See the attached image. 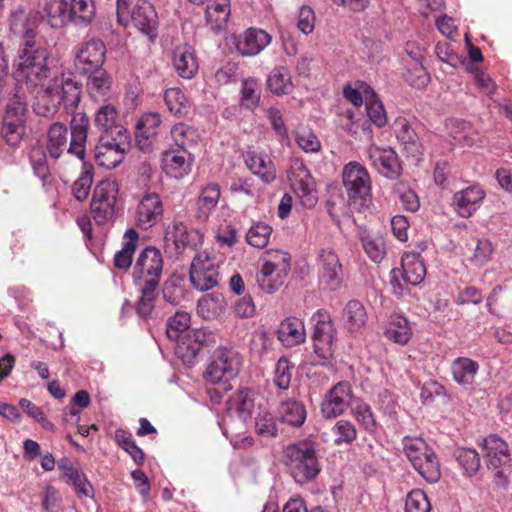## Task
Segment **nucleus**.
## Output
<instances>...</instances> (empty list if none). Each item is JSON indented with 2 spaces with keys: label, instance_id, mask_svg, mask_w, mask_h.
<instances>
[{
  "label": "nucleus",
  "instance_id": "f03ea898",
  "mask_svg": "<svg viewBox=\"0 0 512 512\" xmlns=\"http://www.w3.org/2000/svg\"><path fill=\"white\" fill-rule=\"evenodd\" d=\"M89 128V118L84 113H76L70 122V142L68 129L60 123H53L46 138V151L50 158L59 159L63 154L75 156L83 161L86 155V142Z\"/></svg>",
  "mask_w": 512,
  "mask_h": 512
},
{
  "label": "nucleus",
  "instance_id": "9b49d317",
  "mask_svg": "<svg viewBox=\"0 0 512 512\" xmlns=\"http://www.w3.org/2000/svg\"><path fill=\"white\" fill-rule=\"evenodd\" d=\"M164 260L162 253L154 246H147L138 254L133 265L132 279L134 284L159 285L163 273Z\"/></svg>",
  "mask_w": 512,
  "mask_h": 512
},
{
  "label": "nucleus",
  "instance_id": "423d86ee",
  "mask_svg": "<svg viewBox=\"0 0 512 512\" xmlns=\"http://www.w3.org/2000/svg\"><path fill=\"white\" fill-rule=\"evenodd\" d=\"M403 450L415 470L430 483L440 479L441 471L439 461L426 442L420 437H405Z\"/></svg>",
  "mask_w": 512,
  "mask_h": 512
},
{
  "label": "nucleus",
  "instance_id": "f704fd0d",
  "mask_svg": "<svg viewBox=\"0 0 512 512\" xmlns=\"http://www.w3.org/2000/svg\"><path fill=\"white\" fill-rule=\"evenodd\" d=\"M277 413L281 422L292 427H301L307 416L304 404L297 400L282 401Z\"/></svg>",
  "mask_w": 512,
  "mask_h": 512
},
{
  "label": "nucleus",
  "instance_id": "9d476101",
  "mask_svg": "<svg viewBox=\"0 0 512 512\" xmlns=\"http://www.w3.org/2000/svg\"><path fill=\"white\" fill-rule=\"evenodd\" d=\"M117 20L124 27L132 24L142 33L154 35L157 27V15L154 7L147 1H139L132 9L124 0L117 1Z\"/></svg>",
  "mask_w": 512,
  "mask_h": 512
},
{
  "label": "nucleus",
  "instance_id": "5fc2aeb1",
  "mask_svg": "<svg viewBox=\"0 0 512 512\" xmlns=\"http://www.w3.org/2000/svg\"><path fill=\"white\" fill-rule=\"evenodd\" d=\"M29 159L35 175L45 181L50 176V169L43 147L33 146L29 153Z\"/></svg>",
  "mask_w": 512,
  "mask_h": 512
},
{
  "label": "nucleus",
  "instance_id": "680f3d73",
  "mask_svg": "<svg viewBox=\"0 0 512 512\" xmlns=\"http://www.w3.org/2000/svg\"><path fill=\"white\" fill-rule=\"evenodd\" d=\"M353 415L363 429L368 433H374L377 429V422L371 410L366 403H360L353 408Z\"/></svg>",
  "mask_w": 512,
  "mask_h": 512
},
{
  "label": "nucleus",
  "instance_id": "ea45409f",
  "mask_svg": "<svg viewBox=\"0 0 512 512\" xmlns=\"http://www.w3.org/2000/svg\"><path fill=\"white\" fill-rule=\"evenodd\" d=\"M220 198V188L217 184H208L204 187L197 200V217L207 220L216 208Z\"/></svg>",
  "mask_w": 512,
  "mask_h": 512
},
{
  "label": "nucleus",
  "instance_id": "4468645a",
  "mask_svg": "<svg viewBox=\"0 0 512 512\" xmlns=\"http://www.w3.org/2000/svg\"><path fill=\"white\" fill-rule=\"evenodd\" d=\"M128 147V134H120L117 136L101 134L99 142L95 147L94 159L99 166L113 169L122 163Z\"/></svg>",
  "mask_w": 512,
  "mask_h": 512
},
{
  "label": "nucleus",
  "instance_id": "8fccbe9b",
  "mask_svg": "<svg viewBox=\"0 0 512 512\" xmlns=\"http://www.w3.org/2000/svg\"><path fill=\"white\" fill-rule=\"evenodd\" d=\"M361 243L364 251L372 261L379 263L383 260L386 254L383 238L370 234H363L361 236Z\"/></svg>",
  "mask_w": 512,
  "mask_h": 512
},
{
  "label": "nucleus",
  "instance_id": "473e14b6",
  "mask_svg": "<svg viewBox=\"0 0 512 512\" xmlns=\"http://www.w3.org/2000/svg\"><path fill=\"white\" fill-rule=\"evenodd\" d=\"M402 278L411 285L420 284L426 276V267L420 255L414 252L404 253L401 260Z\"/></svg>",
  "mask_w": 512,
  "mask_h": 512
},
{
  "label": "nucleus",
  "instance_id": "bf43d9fd",
  "mask_svg": "<svg viewBox=\"0 0 512 512\" xmlns=\"http://www.w3.org/2000/svg\"><path fill=\"white\" fill-rule=\"evenodd\" d=\"M223 299L220 296L207 295L198 303V313L205 319H212L223 310Z\"/></svg>",
  "mask_w": 512,
  "mask_h": 512
},
{
  "label": "nucleus",
  "instance_id": "6e6d98bb",
  "mask_svg": "<svg viewBox=\"0 0 512 512\" xmlns=\"http://www.w3.org/2000/svg\"><path fill=\"white\" fill-rule=\"evenodd\" d=\"M295 140L299 148L306 153H315L321 149V143L318 137L309 128H298L295 132Z\"/></svg>",
  "mask_w": 512,
  "mask_h": 512
},
{
  "label": "nucleus",
  "instance_id": "c03bdc74",
  "mask_svg": "<svg viewBox=\"0 0 512 512\" xmlns=\"http://www.w3.org/2000/svg\"><path fill=\"white\" fill-rule=\"evenodd\" d=\"M454 456L466 476H474L480 466L481 460L478 452L471 448H458Z\"/></svg>",
  "mask_w": 512,
  "mask_h": 512
},
{
  "label": "nucleus",
  "instance_id": "1a4fd4ad",
  "mask_svg": "<svg viewBox=\"0 0 512 512\" xmlns=\"http://www.w3.org/2000/svg\"><path fill=\"white\" fill-rule=\"evenodd\" d=\"M27 112L26 96L17 89L6 105L3 118L2 135L10 146H17L25 133Z\"/></svg>",
  "mask_w": 512,
  "mask_h": 512
},
{
  "label": "nucleus",
  "instance_id": "f257e3e1",
  "mask_svg": "<svg viewBox=\"0 0 512 512\" xmlns=\"http://www.w3.org/2000/svg\"><path fill=\"white\" fill-rule=\"evenodd\" d=\"M35 32L28 29L15 60V79L40 88L43 96L54 104L63 103L66 109H75L81 100V86L71 78L59 76L57 70L47 66L48 51L34 40Z\"/></svg>",
  "mask_w": 512,
  "mask_h": 512
},
{
  "label": "nucleus",
  "instance_id": "69168bd1",
  "mask_svg": "<svg viewBox=\"0 0 512 512\" xmlns=\"http://www.w3.org/2000/svg\"><path fill=\"white\" fill-rule=\"evenodd\" d=\"M93 182V174L90 170H84L72 185V193L78 201L85 200L90 192Z\"/></svg>",
  "mask_w": 512,
  "mask_h": 512
},
{
  "label": "nucleus",
  "instance_id": "2eb2a0df",
  "mask_svg": "<svg viewBox=\"0 0 512 512\" xmlns=\"http://www.w3.org/2000/svg\"><path fill=\"white\" fill-rule=\"evenodd\" d=\"M106 45L98 38L84 41L75 51L74 67L83 75L102 70L106 60Z\"/></svg>",
  "mask_w": 512,
  "mask_h": 512
},
{
  "label": "nucleus",
  "instance_id": "aec40b11",
  "mask_svg": "<svg viewBox=\"0 0 512 512\" xmlns=\"http://www.w3.org/2000/svg\"><path fill=\"white\" fill-rule=\"evenodd\" d=\"M320 282L330 290L340 287L343 269L337 253L332 248H323L318 254Z\"/></svg>",
  "mask_w": 512,
  "mask_h": 512
},
{
  "label": "nucleus",
  "instance_id": "4be33fe9",
  "mask_svg": "<svg viewBox=\"0 0 512 512\" xmlns=\"http://www.w3.org/2000/svg\"><path fill=\"white\" fill-rule=\"evenodd\" d=\"M485 195L479 185H471L456 192L452 197L454 211L462 218L471 217L480 208Z\"/></svg>",
  "mask_w": 512,
  "mask_h": 512
},
{
  "label": "nucleus",
  "instance_id": "b1692460",
  "mask_svg": "<svg viewBox=\"0 0 512 512\" xmlns=\"http://www.w3.org/2000/svg\"><path fill=\"white\" fill-rule=\"evenodd\" d=\"M161 124L160 115L157 113H145L136 123L135 139L140 150L148 152L158 134Z\"/></svg>",
  "mask_w": 512,
  "mask_h": 512
},
{
  "label": "nucleus",
  "instance_id": "f8f14e48",
  "mask_svg": "<svg viewBox=\"0 0 512 512\" xmlns=\"http://www.w3.org/2000/svg\"><path fill=\"white\" fill-rule=\"evenodd\" d=\"M312 321L314 352L319 358L317 364L324 365L334 354L336 330L329 313L325 310H318L312 316Z\"/></svg>",
  "mask_w": 512,
  "mask_h": 512
},
{
  "label": "nucleus",
  "instance_id": "6ab92c4d",
  "mask_svg": "<svg viewBox=\"0 0 512 512\" xmlns=\"http://www.w3.org/2000/svg\"><path fill=\"white\" fill-rule=\"evenodd\" d=\"M352 388L348 382H339L326 394L321 403V413L325 419H333L342 415L350 406Z\"/></svg>",
  "mask_w": 512,
  "mask_h": 512
},
{
  "label": "nucleus",
  "instance_id": "774afa93",
  "mask_svg": "<svg viewBox=\"0 0 512 512\" xmlns=\"http://www.w3.org/2000/svg\"><path fill=\"white\" fill-rule=\"evenodd\" d=\"M494 247L490 240L479 239L475 247L471 262L475 265L482 266L489 262L492 258Z\"/></svg>",
  "mask_w": 512,
  "mask_h": 512
},
{
  "label": "nucleus",
  "instance_id": "3c124183",
  "mask_svg": "<svg viewBox=\"0 0 512 512\" xmlns=\"http://www.w3.org/2000/svg\"><path fill=\"white\" fill-rule=\"evenodd\" d=\"M119 194V185L113 179H103L96 184L93 190V197L116 206Z\"/></svg>",
  "mask_w": 512,
  "mask_h": 512
},
{
  "label": "nucleus",
  "instance_id": "a18cd8bd",
  "mask_svg": "<svg viewBox=\"0 0 512 512\" xmlns=\"http://www.w3.org/2000/svg\"><path fill=\"white\" fill-rule=\"evenodd\" d=\"M165 103L171 113L176 116H186L190 109L189 101L179 88H169L164 94Z\"/></svg>",
  "mask_w": 512,
  "mask_h": 512
},
{
  "label": "nucleus",
  "instance_id": "393cba45",
  "mask_svg": "<svg viewBox=\"0 0 512 512\" xmlns=\"http://www.w3.org/2000/svg\"><path fill=\"white\" fill-rule=\"evenodd\" d=\"M271 41L272 36L265 30L249 28L239 36L236 48L243 56H255L267 47Z\"/></svg>",
  "mask_w": 512,
  "mask_h": 512
},
{
  "label": "nucleus",
  "instance_id": "e433bc0d",
  "mask_svg": "<svg viewBox=\"0 0 512 512\" xmlns=\"http://www.w3.org/2000/svg\"><path fill=\"white\" fill-rule=\"evenodd\" d=\"M362 87L367 116L377 127L385 126L387 124V114L382 102L369 85H363Z\"/></svg>",
  "mask_w": 512,
  "mask_h": 512
},
{
  "label": "nucleus",
  "instance_id": "6e6552de",
  "mask_svg": "<svg viewBox=\"0 0 512 512\" xmlns=\"http://www.w3.org/2000/svg\"><path fill=\"white\" fill-rule=\"evenodd\" d=\"M342 182L354 205H368L371 201V178L364 165L356 161L347 163L342 171Z\"/></svg>",
  "mask_w": 512,
  "mask_h": 512
},
{
  "label": "nucleus",
  "instance_id": "cd10ccee",
  "mask_svg": "<svg viewBox=\"0 0 512 512\" xmlns=\"http://www.w3.org/2000/svg\"><path fill=\"white\" fill-rule=\"evenodd\" d=\"M173 66L181 78H193L199 69L195 49L188 44L177 46L173 52Z\"/></svg>",
  "mask_w": 512,
  "mask_h": 512
},
{
  "label": "nucleus",
  "instance_id": "c85d7f7f",
  "mask_svg": "<svg viewBox=\"0 0 512 512\" xmlns=\"http://www.w3.org/2000/svg\"><path fill=\"white\" fill-rule=\"evenodd\" d=\"M87 92L94 102H107L112 96V77L106 70L88 73Z\"/></svg>",
  "mask_w": 512,
  "mask_h": 512
},
{
  "label": "nucleus",
  "instance_id": "72a5a7b5",
  "mask_svg": "<svg viewBox=\"0 0 512 512\" xmlns=\"http://www.w3.org/2000/svg\"><path fill=\"white\" fill-rule=\"evenodd\" d=\"M138 242V232L133 228L126 230L123 236L122 247L114 256V265L116 268L127 270L131 267Z\"/></svg>",
  "mask_w": 512,
  "mask_h": 512
},
{
  "label": "nucleus",
  "instance_id": "412c9836",
  "mask_svg": "<svg viewBox=\"0 0 512 512\" xmlns=\"http://www.w3.org/2000/svg\"><path fill=\"white\" fill-rule=\"evenodd\" d=\"M164 206L159 194L146 192L140 198L136 207V222L143 229L155 226L163 217Z\"/></svg>",
  "mask_w": 512,
  "mask_h": 512
},
{
  "label": "nucleus",
  "instance_id": "a878e982",
  "mask_svg": "<svg viewBox=\"0 0 512 512\" xmlns=\"http://www.w3.org/2000/svg\"><path fill=\"white\" fill-rule=\"evenodd\" d=\"M94 115V124L102 132L117 136L127 134V130L119 124V111L112 103L102 102Z\"/></svg>",
  "mask_w": 512,
  "mask_h": 512
},
{
  "label": "nucleus",
  "instance_id": "bb28decb",
  "mask_svg": "<svg viewBox=\"0 0 512 512\" xmlns=\"http://www.w3.org/2000/svg\"><path fill=\"white\" fill-rule=\"evenodd\" d=\"M196 231H189L186 224L175 217L165 228L164 242L166 248L174 247L176 253L192 245L193 235Z\"/></svg>",
  "mask_w": 512,
  "mask_h": 512
},
{
  "label": "nucleus",
  "instance_id": "052dcab7",
  "mask_svg": "<svg viewBox=\"0 0 512 512\" xmlns=\"http://www.w3.org/2000/svg\"><path fill=\"white\" fill-rule=\"evenodd\" d=\"M190 326V315L185 311H177L174 316L168 320L167 336L176 340Z\"/></svg>",
  "mask_w": 512,
  "mask_h": 512
},
{
  "label": "nucleus",
  "instance_id": "e2e57ef3",
  "mask_svg": "<svg viewBox=\"0 0 512 512\" xmlns=\"http://www.w3.org/2000/svg\"><path fill=\"white\" fill-rule=\"evenodd\" d=\"M430 510V502L422 490L415 489L407 495L405 512H430Z\"/></svg>",
  "mask_w": 512,
  "mask_h": 512
},
{
  "label": "nucleus",
  "instance_id": "5701e85b",
  "mask_svg": "<svg viewBox=\"0 0 512 512\" xmlns=\"http://www.w3.org/2000/svg\"><path fill=\"white\" fill-rule=\"evenodd\" d=\"M391 127L407 155L418 159L422 155V145L408 119L405 116L399 115L394 119Z\"/></svg>",
  "mask_w": 512,
  "mask_h": 512
},
{
  "label": "nucleus",
  "instance_id": "dca6fc26",
  "mask_svg": "<svg viewBox=\"0 0 512 512\" xmlns=\"http://www.w3.org/2000/svg\"><path fill=\"white\" fill-rule=\"evenodd\" d=\"M288 179L301 204L306 208L314 207L318 201L315 181L301 160L291 162Z\"/></svg>",
  "mask_w": 512,
  "mask_h": 512
},
{
  "label": "nucleus",
  "instance_id": "7c9ffc66",
  "mask_svg": "<svg viewBox=\"0 0 512 512\" xmlns=\"http://www.w3.org/2000/svg\"><path fill=\"white\" fill-rule=\"evenodd\" d=\"M277 336L285 347L299 345L306 338L304 323L296 317H288L280 323Z\"/></svg>",
  "mask_w": 512,
  "mask_h": 512
},
{
  "label": "nucleus",
  "instance_id": "c756f323",
  "mask_svg": "<svg viewBox=\"0 0 512 512\" xmlns=\"http://www.w3.org/2000/svg\"><path fill=\"white\" fill-rule=\"evenodd\" d=\"M342 321L348 332H359L368 322V312L364 304L356 299L348 301L342 311Z\"/></svg>",
  "mask_w": 512,
  "mask_h": 512
},
{
  "label": "nucleus",
  "instance_id": "09e8293b",
  "mask_svg": "<svg viewBox=\"0 0 512 512\" xmlns=\"http://www.w3.org/2000/svg\"><path fill=\"white\" fill-rule=\"evenodd\" d=\"M115 439L117 444L132 457L136 464L142 465L144 463V452L136 445L129 432L118 429L115 432Z\"/></svg>",
  "mask_w": 512,
  "mask_h": 512
},
{
  "label": "nucleus",
  "instance_id": "ddd939ff",
  "mask_svg": "<svg viewBox=\"0 0 512 512\" xmlns=\"http://www.w3.org/2000/svg\"><path fill=\"white\" fill-rule=\"evenodd\" d=\"M242 365L238 352L228 348H218L207 366L205 378L217 384L236 377Z\"/></svg>",
  "mask_w": 512,
  "mask_h": 512
},
{
  "label": "nucleus",
  "instance_id": "13d9d810",
  "mask_svg": "<svg viewBox=\"0 0 512 512\" xmlns=\"http://www.w3.org/2000/svg\"><path fill=\"white\" fill-rule=\"evenodd\" d=\"M294 367V364L285 357L277 361L274 371V383L278 388L283 390L289 388Z\"/></svg>",
  "mask_w": 512,
  "mask_h": 512
},
{
  "label": "nucleus",
  "instance_id": "2f4dec72",
  "mask_svg": "<svg viewBox=\"0 0 512 512\" xmlns=\"http://www.w3.org/2000/svg\"><path fill=\"white\" fill-rule=\"evenodd\" d=\"M185 150H170L163 154V169L174 178H182L191 170V160Z\"/></svg>",
  "mask_w": 512,
  "mask_h": 512
},
{
  "label": "nucleus",
  "instance_id": "f3484780",
  "mask_svg": "<svg viewBox=\"0 0 512 512\" xmlns=\"http://www.w3.org/2000/svg\"><path fill=\"white\" fill-rule=\"evenodd\" d=\"M189 278L199 291H208L217 286L219 272L215 260L206 253L197 254L191 263Z\"/></svg>",
  "mask_w": 512,
  "mask_h": 512
},
{
  "label": "nucleus",
  "instance_id": "49530a36",
  "mask_svg": "<svg viewBox=\"0 0 512 512\" xmlns=\"http://www.w3.org/2000/svg\"><path fill=\"white\" fill-rule=\"evenodd\" d=\"M171 137L179 150H185L196 143L198 134L195 129L184 124L178 123L171 128Z\"/></svg>",
  "mask_w": 512,
  "mask_h": 512
},
{
  "label": "nucleus",
  "instance_id": "4c0bfd02",
  "mask_svg": "<svg viewBox=\"0 0 512 512\" xmlns=\"http://www.w3.org/2000/svg\"><path fill=\"white\" fill-rule=\"evenodd\" d=\"M268 89L275 95L290 94L294 89L291 74L287 67L273 68L267 79Z\"/></svg>",
  "mask_w": 512,
  "mask_h": 512
},
{
  "label": "nucleus",
  "instance_id": "0eeeda50",
  "mask_svg": "<svg viewBox=\"0 0 512 512\" xmlns=\"http://www.w3.org/2000/svg\"><path fill=\"white\" fill-rule=\"evenodd\" d=\"M487 467L494 474V483L502 488L509 484L508 476L511 472V457L507 443L495 434L483 440Z\"/></svg>",
  "mask_w": 512,
  "mask_h": 512
},
{
  "label": "nucleus",
  "instance_id": "de8ad7c7",
  "mask_svg": "<svg viewBox=\"0 0 512 512\" xmlns=\"http://www.w3.org/2000/svg\"><path fill=\"white\" fill-rule=\"evenodd\" d=\"M71 22L78 24H89L95 15L93 0H73L71 1Z\"/></svg>",
  "mask_w": 512,
  "mask_h": 512
},
{
  "label": "nucleus",
  "instance_id": "a211bd4d",
  "mask_svg": "<svg viewBox=\"0 0 512 512\" xmlns=\"http://www.w3.org/2000/svg\"><path fill=\"white\" fill-rule=\"evenodd\" d=\"M371 165L382 176L395 180L402 174V165L397 153L391 147L371 144L367 148Z\"/></svg>",
  "mask_w": 512,
  "mask_h": 512
},
{
  "label": "nucleus",
  "instance_id": "c9c22d12",
  "mask_svg": "<svg viewBox=\"0 0 512 512\" xmlns=\"http://www.w3.org/2000/svg\"><path fill=\"white\" fill-rule=\"evenodd\" d=\"M479 370V364L467 357H458L451 364L453 379L462 386L473 384Z\"/></svg>",
  "mask_w": 512,
  "mask_h": 512
},
{
  "label": "nucleus",
  "instance_id": "864d4df0",
  "mask_svg": "<svg viewBox=\"0 0 512 512\" xmlns=\"http://www.w3.org/2000/svg\"><path fill=\"white\" fill-rule=\"evenodd\" d=\"M91 215L99 225H104L114 219L116 206L93 197L91 200Z\"/></svg>",
  "mask_w": 512,
  "mask_h": 512
},
{
  "label": "nucleus",
  "instance_id": "7ed1b4c3",
  "mask_svg": "<svg viewBox=\"0 0 512 512\" xmlns=\"http://www.w3.org/2000/svg\"><path fill=\"white\" fill-rule=\"evenodd\" d=\"M253 408L254 393L248 388L238 390L227 401V414L223 418L222 430L234 448H244L253 444L251 437L239 439L246 429L247 421L251 419Z\"/></svg>",
  "mask_w": 512,
  "mask_h": 512
},
{
  "label": "nucleus",
  "instance_id": "20e7f679",
  "mask_svg": "<svg viewBox=\"0 0 512 512\" xmlns=\"http://www.w3.org/2000/svg\"><path fill=\"white\" fill-rule=\"evenodd\" d=\"M284 464L290 476L299 484L314 480L321 471L314 444L302 440L285 447Z\"/></svg>",
  "mask_w": 512,
  "mask_h": 512
},
{
  "label": "nucleus",
  "instance_id": "338daca9",
  "mask_svg": "<svg viewBox=\"0 0 512 512\" xmlns=\"http://www.w3.org/2000/svg\"><path fill=\"white\" fill-rule=\"evenodd\" d=\"M467 70L473 75L477 86L479 87V89H481V91L484 94L490 95L494 93L496 89V84L488 74L482 71L474 63L468 64Z\"/></svg>",
  "mask_w": 512,
  "mask_h": 512
},
{
  "label": "nucleus",
  "instance_id": "37998d69",
  "mask_svg": "<svg viewBox=\"0 0 512 512\" xmlns=\"http://www.w3.org/2000/svg\"><path fill=\"white\" fill-rule=\"evenodd\" d=\"M272 232L273 229L270 225L264 222H255L246 232V242L252 247L263 249L268 245Z\"/></svg>",
  "mask_w": 512,
  "mask_h": 512
},
{
  "label": "nucleus",
  "instance_id": "58836bf2",
  "mask_svg": "<svg viewBox=\"0 0 512 512\" xmlns=\"http://www.w3.org/2000/svg\"><path fill=\"white\" fill-rule=\"evenodd\" d=\"M385 335L395 343L404 345L412 337V329L407 318L401 315H392L385 329Z\"/></svg>",
  "mask_w": 512,
  "mask_h": 512
},
{
  "label": "nucleus",
  "instance_id": "a19ab883",
  "mask_svg": "<svg viewBox=\"0 0 512 512\" xmlns=\"http://www.w3.org/2000/svg\"><path fill=\"white\" fill-rule=\"evenodd\" d=\"M230 16V0H214L206 8V20L212 30L223 29Z\"/></svg>",
  "mask_w": 512,
  "mask_h": 512
},
{
  "label": "nucleus",
  "instance_id": "0e129e2a",
  "mask_svg": "<svg viewBox=\"0 0 512 512\" xmlns=\"http://www.w3.org/2000/svg\"><path fill=\"white\" fill-rule=\"evenodd\" d=\"M256 432L263 437H275L277 426L272 414L268 411L259 412L255 418Z\"/></svg>",
  "mask_w": 512,
  "mask_h": 512
},
{
  "label": "nucleus",
  "instance_id": "39448f33",
  "mask_svg": "<svg viewBox=\"0 0 512 512\" xmlns=\"http://www.w3.org/2000/svg\"><path fill=\"white\" fill-rule=\"evenodd\" d=\"M261 259L262 266L256 275L257 283L263 292L272 294L284 284L291 268V256L286 251L270 249Z\"/></svg>",
  "mask_w": 512,
  "mask_h": 512
},
{
  "label": "nucleus",
  "instance_id": "603ef678",
  "mask_svg": "<svg viewBox=\"0 0 512 512\" xmlns=\"http://www.w3.org/2000/svg\"><path fill=\"white\" fill-rule=\"evenodd\" d=\"M332 434L334 436V443L337 446L343 444H351L357 438V431L353 423L348 420L337 421L333 428Z\"/></svg>",
  "mask_w": 512,
  "mask_h": 512
},
{
  "label": "nucleus",
  "instance_id": "4d7b16f0",
  "mask_svg": "<svg viewBox=\"0 0 512 512\" xmlns=\"http://www.w3.org/2000/svg\"><path fill=\"white\" fill-rule=\"evenodd\" d=\"M260 101V90L257 80L245 79L241 88V104L247 109H254Z\"/></svg>",
  "mask_w": 512,
  "mask_h": 512
},
{
  "label": "nucleus",
  "instance_id": "79ce46f5",
  "mask_svg": "<svg viewBox=\"0 0 512 512\" xmlns=\"http://www.w3.org/2000/svg\"><path fill=\"white\" fill-rule=\"evenodd\" d=\"M141 296L136 306V312L139 317L148 318L154 307L158 297L159 285L149 286L148 284H134Z\"/></svg>",
  "mask_w": 512,
  "mask_h": 512
}]
</instances>
